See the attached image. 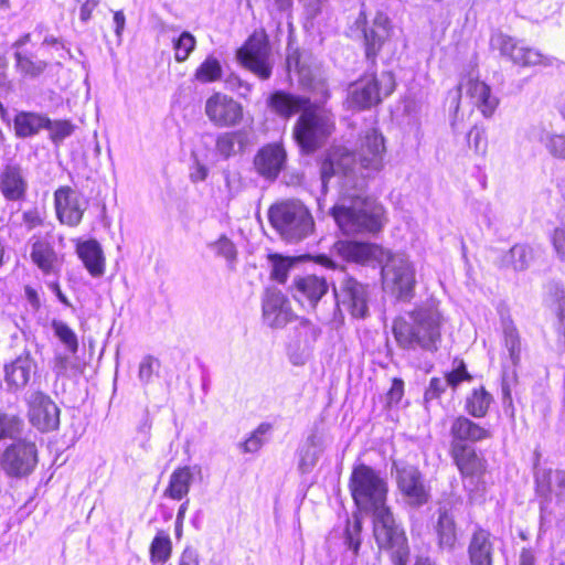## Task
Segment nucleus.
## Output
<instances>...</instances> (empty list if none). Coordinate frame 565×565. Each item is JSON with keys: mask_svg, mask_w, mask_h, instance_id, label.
I'll return each mask as SVG.
<instances>
[{"mask_svg": "<svg viewBox=\"0 0 565 565\" xmlns=\"http://www.w3.org/2000/svg\"><path fill=\"white\" fill-rule=\"evenodd\" d=\"M490 45L500 54L509 58L514 65L530 67L546 64L547 57L540 51L525 46L521 41L501 32L492 33Z\"/></svg>", "mask_w": 565, "mask_h": 565, "instance_id": "obj_14", "label": "nucleus"}, {"mask_svg": "<svg viewBox=\"0 0 565 565\" xmlns=\"http://www.w3.org/2000/svg\"><path fill=\"white\" fill-rule=\"evenodd\" d=\"M75 128V125L67 119L51 120L49 118V124L45 125V129L50 132V139L56 147L61 146L66 138L72 136Z\"/></svg>", "mask_w": 565, "mask_h": 565, "instance_id": "obj_42", "label": "nucleus"}, {"mask_svg": "<svg viewBox=\"0 0 565 565\" xmlns=\"http://www.w3.org/2000/svg\"><path fill=\"white\" fill-rule=\"evenodd\" d=\"M216 255L224 257L228 264H233L236 259V248L234 243L226 236H221L216 242L210 245Z\"/></svg>", "mask_w": 565, "mask_h": 565, "instance_id": "obj_52", "label": "nucleus"}, {"mask_svg": "<svg viewBox=\"0 0 565 565\" xmlns=\"http://www.w3.org/2000/svg\"><path fill=\"white\" fill-rule=\"evenodd\" d=\"M159 365L160 363L157 359L151 355H146L139 364L138 377L140 382L148 384L154 371L159 369Z\"/></svg>", "mask_w": 565, "mask_h": 565, "instance_id": "obj_54", "label": "nucleus"}, {"mask_svg": "<svg viewBox=\"0 0 565 565\" xmlns=\"http://www.w3.org/2000/svg\"><path fill=\"white\" fill-rule=\"evenodd\" d=\"M494 547L491 533L477 526L468 544L470 565H493Z\"/></svg>", "mask_w": 565, "mask_h": 565, "instance_id": "obj_27", "label": "nucleus"}, {"mask_svg": "<svg viewBox=\"0 0 565 565\" xmlns=\"http://www.w3.org/2000/svg\"><path fill=\"white\" fill-rule=\"evenodd\" d=\"M394 89L395 78L391 72H382L380 75H364L349 85L344 104L348 109H369L379 105Z\"/></svg>", "mask_w": 565, "mask_h": 565, "instance_id": "obj_7", "label": "nucleus"}, {"mask_svg": "<svg viewBox=\"0 0 565 565\" xmlns=\"http://www.w3.org/2000/svg\"><path fill=\"white\" fill-rule=\"evenodd\" d=\"M268 424H260L257 429L243 443L242 448L244 452H256L260 449L264 441L262 435L269 430Z\"/></svg>", "mask_w": 565, "mask_h": 565, "instance_id": "obj_53", "label": "nucleus"}, {"mask_svg": "<svg viewBox=\"0 0 565 565\" xmlns=\"http://www.w3.org/2000/svg\"><path fill=\"white\" fill-rule=\"evenodd\" d=\"M29 183L24 169L15 162H8L0 170V192L7 201L19 202L26 198Z\"/></svg>", "mask_w": 565, "mask_h": 565, "instance_id": "obj_21", "label": "nucleus"}, {"mask_svg": "<svg viewBox=\"0 0 565 565\" xmlns=\"http://www.w3.org/2000/svg\"><path fill=\"white\" fill-rule=\"evenodd\" d=\"M56 216L62 224L77 226L87 210L88 201L70 186H61L54 192Z\"/></svg>", "mask_w": 565, "mask_h": 565, "instance_id": "obj_17", "label": "nucleus"}, {"mask_svg": "<svg viewBox=\"0 0 565 565\" xmlns=\"http://www.w3.org/2000/svg\"><path fill=\"white\" fill-rule=\"evenodd\" d=\"M248 145V131L244 129L225 131L216 137L215 151L220 157L227 160L237 153L244 152Z\"/></svg>", "mask_w": 565, "mask_h": 565, "instance_id": "obj_33", "label": "nucleus"}, {"mask_svg": "<svg viewBox=\"0 0 565 565\" xmlns=\"http://www.w3.org/2000/svg\"><path fill=\"white\" fill-rule=\"evenodd\" d=\"M450 436V448L472 447L470 444L489 439L491 433L468 417L460 415L451 422Z\"/></svg>", "mask_w": 565, "mask_h": 565, "instance_id": "obj_23", "label": "nucleus"}, {"mask_svg": "<svg viewBox=\"0 0 565 565\" xmlns=\"http://www.w3.org/2000/svg\"><path fill=\"white\" fill-rule=\"evenodd\" d=\"M503 338L510 360L513 365H516L520 362L521 341L519 332L512 322L503 323Z\"/></svg>", "mask_w": 565, "mask_h": 565, "instance_id": "obj_43", "label": "nucleus"}, {"mask_svg": "<svg viewBox=\"0 0 565 565\" xmlns=\"http://www.w3.org/2000/svg\"><path fill=\"white\" fill-rule=\"evenodd\" d=\"M52 370L57 377H71L82 372L76 360L64 353L55 354Z\"/></svg>", "mask_w": 565, "mask_h": 565, "instance_id": "obj_44", "label": "nucleus"}, {"mask_svg": "<svg viewBox=\"0 0 565 565\" xmlns=\"http://www.w3.org/2000/svg\"><path fill=\"white\" fill-rule=\"evenodd\" d=\"M268 216L273 227L287 242H300L313 232V217L300 201L275 204L269 209Z\"/></svg>", "mask_w": 565, "mask_h": 565, "instance_id": "obj_6", "label": "nucleus"}, {"mask_svg": "<svg viewBox=\"0 0 565 565\" xmlns=\"http://www.w3.org/2000/svg\"><path fill=\"white\" fill-rule=\"evenodd\" d=\"M263 318L270 328H282L291 321L292 311L284 294L267 289L263 299Z\"/></svg>", "mask_w": 565, "mask_h": 565, "instance_id": "obj_25", "label": "nucleus"}, {"mask_svg": "<svg viewBox=\"0 0 565 565\" xmlns=\"http://www.w3.org/2000/svg\"><path fill=\"white\" fill-rule=\"evenodd\" d=\"M14 68L23 78L36 79L50 67V63L30 51H14Z\"/></svg>", "mask_w": 565, "mask_h": 565, "instance_id": "obj_34", "label": "nucleus"}, {"mask_svg": "<svg viewBox=\"0 0 565 565\" xmlns=\"http://www.w3.org/2000/svg\"><path fill=\"white\" fill-rule=\"evenodd\" d=\"M329 286L326 278L317 275L299 276L294 279V297L303 306L315 308L323 295L327 294Z\"/></svg>", "mask_w": 565, "mask_h": 565, "instance_id": "obj_26", "label": "nucleus"}, {"mask_svg": "<svg viewBox=\"0 0 565 565\" xmlns=\"http://www.w3.org/2000/svg\"><path fill=\"white\" fill-rule=\"evenodd\" d=\"M535 483L539 495L547 499L553 494L559 504H565V470H539Z\"/></svg>", "mask_w": 565, "mask_h": 565, "instance_id": "obj_28", "label": "nucleus"}, {"mask_svg": "<svg viewBox=\"0 0 565 565\" xmlns=\"http://www.w3.org/2000/svg\"><path fill=\"white\" fill-rule=\"evenodd\" d=\"M236 56L245 68L260 79L266 81L271 76V50L264 32L253 33L246 43L238 49Z\"/></svg>", "mask_w": 565, "mask_h": 565, "instance_id": "obj_12", "label": "nucleus"}, {"mask_svg": "<svg viewBox=\"0 0 565 565\" xmlns=\"http://www.w3.org/2000/svg\"><path fill=\"white\" fill-rule=\"evenodd\" d=\"M31 259L45 275L57 271V255L49 242L36 238L32 243Z\"/></svg>", "mask_w": 565, "mask_h": 565, "instance_id": "obj_35", "label": "nucleus"}, {"mask_svg": "<svg viewBox=\"0 0 565 565\" xmlns=\"http://www.w3.org/2000/svg\"><path fill=\"white\" fill-rule=\"evenodd\" d=\"M366 14L364 10H361L355 21V25L359 30H361L363 35L366 57L373 60L376 57L384 41L388 36L391 21L385 13L377 12L371 29L366 28Z\"/></svg>", "mask_w": 565, "mask_h": 565, "instance_id": "obj_18", "label": "nucleus"}, {"mask_svg": "<svg viewBox=\"0 0 565 565\" xmlns=\"http://www.w3.org/2000/svg\"><path fill=\"white\" fill-rule=\"evenodd\" d=\"M508 258L514 270H524L533 258L532 249L527 245L515 244L509 250Z\"/></svg>", "mask_w": 565, "mask_h": 565, "instance_id": "obj_47", "label": "nucleus"}, {"mask_svg": "<svg viewBox=\"0 0 565 565\" xmlns=\"http://www.w3.org/2000/svg\"><path fill=\"white\" fill-rule=\"evenodd\" d=\"M386 151L383 135L375 128L367 129L360 138L356 153L342 152L333 153L321 164V191L327 192L329 180L342 173L345 178H350L359 167L360 170L366 171L363 177H370L383 169V159Z\"/></svg>", "mask_w": 565, "mask_h": 565, "instance_id": "obj_4", "label": "nucleus"}, {"mask_svg": "<svg viewBox=\"0 0 565 565\" xmlns=\"http://www.w3.org/2000/svg\"><path fill=\"white\" fill-rule=\"evenodd\" d=\"M362 522L358 516L345 521L342 533L343 544L345 546L343 561L349 565H372L371 553L372 547L362 550Z\"/></svg>", "mask_w": 565, "mask_h": 565, "instance_id": "obj_19", "label": "nucleus"}, {"mask_svg": "<svg viewBox=\"0 0 565 565\" xmlns=\"http://www.w3.org/2000/svg\"><path fill=\"white\" fill-rule=\"evenodd\" d=\"M404 394V383L399 379H394L390 391L387 392V404L390 406L397 404Z\"/></svg>", "mask_w": 565, "mask_h": 565, "instance_id": "obj_60", "label": "nucleus"}, {"mask_svg": "<svg viewBox=\"0 0 565 565\" xmlns=\"http://www.w3.org/2000/svg\"><path fill=\"white\" fill-rule=\"evenodd\" d=\"M287 68L289 72H296L300 75L306 76V64L302 62V54L295 50L287 56Z\"/></svg>", "mask_w": 565, "mask_h": 565, "instance_id": "obj_58", "label": "nucleus"}, {"mask_svg": "<svg viewBox=\"0 0 565 565\" xmlns=\"http://www.w3.org/2000/svg\"><path fill=\"white\" fill-rule=\"evenodd\" d=\"M150 561L153 564H164L171 556L172 541L166 531H158L150 544Z\"/></svg>", "mask_w": 565, "mask_h": 565, "instance_id": "obj_40", "label": "nucleus"}, {"mask_svg": "<svg viewBox=\"0 0 565 565\" xmlns=\"http://www.w3.org/2000/svg\"><path fill=\"white\" fill-rule=\"evenodd\" d=\"M333 250L343 259L359 264H372L382 262V277L386 286H391L398 292V297L411 296L416 284L415 269L408 257L404 254L385 253L382 247L360 242L339 241Z\"/></svg>", "mask_w": 565, "mask_h": 565, "instance_id": "obj_2", "label": "nucleus"}, {"mask_svg": "<svg viewBox=\"0 0 565 565\" xmlns=\"http://www.w3.org/2000/svg\"><path fill=\"white\" fill-rule=\"evenodd\" d=\"M23 428L24 422L19 415L0 411V440L22 439Z\"/></svg>", "mask_w": 565, "mask_h": 565, "instance_id": "obj_39", "label": "nucleus"}, {"mask_svg": "<svg viewBox=\"0 0 565 565\" xmlns=\"http://www.w3.org/2000/svg\"><path fill=\"white\" fill-rule=\"evenodd\" d=\"M447 386L448 384L445 379L433 377L429 382V386L425 392V399L431 401L438 398L441 393L445 392Z\"/></svg>", "mask_w": 565, "mask_h": 565, "instance_id": "obj_57", "label": "nucleus"}, {"mask_svg": "<svg viewBox=\"0 0 565 565\" xmlns=\"http://www.w3.org/2000/svg\"><path fill=\"white\" fill-rule=\"evenodd\" d=\"M321 452L322 447L319 437L316 435L309 436L300 454L299 469L302 473L311 471L318 462Z\"/></svg>", "mask_w": 565, "mask_h": 565, "instance_id": "obj_41", "label": "nucleus"}, {"mask_svg": "<svg viewBox=\"0 0 565 565\" xmlns=\"http://www.w3.org/2000/svg\"><path fill=\"white\" fill-rule=\"evenodd\" d=\"M36 362L29 352L19 355L4 365V382L9 392L15 393L24 388L36 373Z\"/></svg>", "mask_w": 565, "mask_h": 565, "instance_id": "obj_24", "label": "nucleus"}, {"mask_svg": "<svg viewBox=\"0 0 565 565\" xmlns=\"http://www.w3.org/2000/svg\"><path fill=\"white\" fill-rule=\"evenodd\" d=\"M45 218V213L38 206H33L28 209L21 213V225L26 228V231H32L36 227L43 225Z\"/></svg>", "mask_w": 565, "mask_h": 565, "instance_id": "obj_51", "label": "nucleus"}, {"mask_svg": "<svg viewBox=\"0 0 565 565\" xmlns=\"http://www.w3.org/2000/svg\"><path fill=\"white\" fill-rule=\"evenodd\" d=\"M536 558L531 548H523L520 554V565H535Z\"/></svg>", "mask_w": 565, "mask_h": 565, "instance_id": "obj_64", "label": "nucleus"}, {"mask_svg": "<svg viewBox=\"0 0 565 565\" xmlns=\"http://www.w3.org/2000/svg\"><path fill=\"white\" fill-rule=\"evenodd\" d=\"M49 117L36 113H19L14 118L15 135L20 138H29L45 129Z\"/></svg>", "mask_w": 565, "mask_h": 565, "instance_id": "obj_36", "label": "nucleus"}, {"mask_svg": "<svg viewBox=\"0 0 565 565\" xmlns=\"http://www.w3.org/2000/svg\"><path fill=\"white\" fill-rule=\"evenodd\" d=\"M468 142L477 154L484 156L488 150V139L484 128L472 127L468 132Z\"/></svg>", "mask_w": 565, "mask_h": 565, "instance_id": "obj_50", "label": "nucleus"}, {"mask_svg": "<svg viewBox=\"0 0 565 565\" xmlns=\"http://www.w3.org/2000/svg\"><path fill=\"white\" fill-rule=\"evenodd\" d=\"M195 46V36L188 31H183L179 35V38L173 40L175 61L179 63L185 62L189 58L190 54L194 51Z\"/></svg>", "mask_w": 565, "mask_h": 565, "instance_id": "obj_45", "label": "nucleus"}, {"mask_svg": "<svg viewBox=\"0 0 565 565\" xmlns=\"http://www.w3.org/2000/svg\"><path fill=\"white\" fill-rule=\"evenodd\" d=\"M41 46H51L55 50H65V45L61 38L54 36L53 34H45L42 39Z\"/></svg>", "mask_w": 565, "mask_h": 565, "instance_id": "obj_63", "label": "nucleus"}, {"mask_svg": "<svg viewBox=\"0 0 565 565\" xmlns=\"http://www.w3.org/2000/svg\"><path fill=\"white\" fill-rule=\"evenodd\" d=\"M198 466H184L177 468L170 476L169 484L164 490V495L172 500H182L190 491L194 481L195 473H200Z\"/></svg>", "mask_w": 565, "mask_h": 565, "instance_id": "obj_31", "label": "nucleus"}, {"mask_svg": "<svg viewBox=\"0 0 565 565\" xmlns=\"http://www.w3.org/2000/svg\"><path fill=\"white\" fill-rule=\"evenodd\" d=\"M76 253L92 276L100 277L104 275L105 257L102 246L96 239L78 242Z\"/></svg>", "mask_w": 565, "mask_h": 565, "instance_id": "obj_32", "label": "nucleus"}, {"mask_svg": "<svg viewBox=\"0 0 565 565\" xmlns=\"http://www.w3.org/2000/svg\"><path fill=\"white\" fill-rule=\"evenodd\" d=\"M204 114L214 126L232 128L242 122L244 108L232 96L215 92L205 100Z\"/></svg>", "mask_w": 565, "mask_h": 565, "instance_id": "obj_15", "label": "nucleus"}, {"mask_svg": "<svg viewBox=\"0 0 565 565\" xmlns=\"http://www.w3.org/2000/svg\"><path fill=\"white\" fill-rule=\"evenodd\" d=\"M437 514L434 524L437 547L441 552L454 553L459 546V534L452 508L447 504L440 505Z\"/></svg>", "mask_w": 565, "mask_h": 565, "instance_id": "obj_20", "label": "nucleus"}, {"mask_svg": "<svg viewBox=\"0 0 565 565\" xmlns=\"http://www.w3.org/2000/svg\"><path fill=\"white\" fill-rule=\"evenodd\" d=\"M178 565H199V556L194 548L186 547L178 559Z\"/></svg>", "mask_w": 565, "mask_h": 565, "instance_id": "obj_61", "label": "nucleus"}, {"mask_svg": "<svg viewBox=\"0 0 565 565\" xmlns=\"http://www.w3.org/2000/svg\"><path fill=\"white\" fill-rule=\"evenodd\" d=\"M29 418L31 424L41 431H52L60 426V408L43 392L34 391L29 394Z\"/></svg>", "mask_w": 565, "mask_h": 565, "instance_id": "obj_16", "label": "nucleus"}, {"mask_svg": "<svg viewBox=\"0 0 565 565\" xmlns=\"http://www.w3.org/2000/svg\"><path fill=\"white\" fill-rule=\"evenodd\" d=\"M225 85L230 90L236 92L239 96H243V97H246L252 90V85L249 83L243 81L236 74H230L225 78Z\"/></svg>", "mask_w": 565, "mask_h": 565, "instance_id": "obj_56", "label": "nucleus"}, {"mask_svg": "<svg viewBox=\"0 0 565 565\" xmlns=\"http://www.w3.org/2000/svg\"><path fill=\"white\" fill-rule=\"evenodd\" d=\"M552 243L557 256L565 260V228L557 227L554 230Z\"/></svg>", "mask_w": 565, "mask_h": 565, "instance_id": "obj_59", "label": "nucleus"}, {"mask_svg": "<svg viewBox=\"0 0 565 565\" xmlns=\"http://www.w3.org/2000/svg\"><path fill=\"white\" fill-rule=\"evenodd\" d=\"M268 107L280 117L289 118L311 107L310 99L284 90L274 92L267 99Z\"/></svg>", "mask_w": 565, "mask_h": 565, "instance_id": "obj_29", "label": "nucleus"}, {"mask_svg": "<svg viewBox=\"0 0 565 565\" xmlns=\"http://www.w3.org/2000/svg\"><path fill=\"white\" fill-rule=\"evenodd\" d=\"M392 475L407 503L412 507H422L429 500V490L424 482L419 469L404 461L393 460Z\"/></svg>", "mask_w": 565, "mask_h": 565, "instance_id": "obj_13", "label": "nucleus"}, {"mask_svg": "<svg viewBox=\"0 0 565 565\" xmlns=\"http://www.w3.org/2000/svg\"><path fill=\"white\" fill-rule=\"evenodd\" d=\"M445 323L446 318L435 302L424 303L394 320V339L403 350L435 353L441 344Z\"/></svg>", "mask_w": 565, "mask_h": 565, "instance_id": "obj_3", "label": "nucleus"}, {"mask_svg": "<svg viewBox=\"0 0 565 565\" xmlns=\"http://www.w3.org/2000/svg\"><path fill=\"white\" fill-rule=\"evenodd\" d=\"M540 142L554 158L565 160V135L543 131L540 136Z\"/></svg>", "mask_w": 565, "mask_h": 565, "instance_id": "obj_46", "label": "nucleus"}, {"mask_svg": "<svg viewBox=\"0 0 565 565\" xmlns=\"http://www.w3.org/2000/svg\"><path fill=\"white\" fill-rule=\"evenodd\" d=\"M339 227L347 234L377 233L384 225V209L374 199L361 194L349 196V204L331 209Z\"/></svg>", "mask_w": 565, "mask_h": 565, "instance_id": "obj_5", "label": "nucleus"}, {"mask_svg": "<svg viewBox=\"0 0 565 565\" xmlns=\"http://www.w3.org/2000/svg\"><path fill=\"white\" fill-rule=\"evenodd\" d=\"M334 130L333 117L324 110L310 107L301 113L295 124L294 136L306 152H313Z\"/></svg>", "mask_w": 565, "mask_h": 565, "instance_id": "obj_8", "label": "nucleus"}, {"mask_svg": "<svg viewBox=\"0 0 565 565\" xmlns=\"http://www.w3.org/2000/svg\"><path fill=\"white\" fill-rule=\"evenodd\" d=\"M99 0H85V2L81 7L79 11V19L83 22H87L90 17L92 12L95 10V8L98 6Z\"/></svg>", "mask_w": 565, "mask_h": 565, "instance_id": "obj_62", "label": "nucleus"}, {"mask_svg": "<svg viewBox=\"0 0 565 565\" xmlns=\"http://www.w3.org/2000/svg\"><path fill=\"white\" fill-rule=\"evenodd\" d=\"M333 294L339 309L343 308L354 318L369 315V286L358 281L342 268L332 278Z\"/></svg>", "mask_w": 565, "mask_h": 565, "instance_id": "obj_9", "label": "nucleus"}, {"mask_svg": "<svg viewBox=\"0 0 565 565\" xmlns=\"http://www.w3.org/2000/svg\"><path fill=\"white\" fill-rule=\"evenodd\" d=\"M52 328L54 334L60 339V341L72 354H75L78 350V340L75 332L61 320H53Z\"/></svg>", "mask_w": 565, "mask_h": 565, "instance_id": "obj_48", "label": "nucleus"}, {"mask_svg": "<svg viewBox=\"0 0 565 565\" xmlns=\"http://www.w3.org/2000/svg\"><path fill=\"white\" fill-rule=\"evenodd\" d=\"M287 153L282 145L268 143L263 146L254 158L256 171L268 180H275L285 168Z\"/></svg>", "mask_w": 565, "mask_h": 565, "instance_id": "obj_22", "label": "nucleus"}, {"mask_svg": "<svg viewBox=\"0 0 565 565\" xmlns=\"http://www.w3.org/2000/svg\"><path fill=\"white\" fill-rule=\"evenodd\" d=\"M223 68L221 62L214 55H209L196 67L193 77L201 84L215 83L222 79Z\"/></svg>", "mask_w": 565, "mask_h": 565, "instance_id": "obj_38", "label": "nucleus"}, {"mask_svg": "<svg viewBox=\"0 0 565 565\" xmlns=\"http://www.w3.org/2000/svg\"><path fill=\"white\" fill-rule=\"evenodd\" d=\"M450 456L457 466L462 479L463 488L472 502L481 497L486 490L483 480L487 471V460L477 452L475 447L450 448Z\"/></svg>", "mask_w": 565, "mask_h": 565, "instance_id": "obj_10", "label": "nucleus"}, {"mask_svg": "<svg viewBox=\"0 0 565 565\" xmlns=\"http://www.w3.org/2000/svg\"><path fill=\"white\" fill-rule=\"evenodd\" d=\"M467 95L484 118H491L498 108L499 99L492 94L491 87L479 79H469L466 85Z\"/></svg>", "mask_w": 565, "mask_h": 565, "instance_id": "obj_30", "label": "nucleus"}, {"mask_svg": "<svg viewBox=\"0 0 565 565\" xmlns=\"http://www.w3.org/2000/svg\"><path fill=\"white\" fill-rule=\"evenodd\" d=\"M470 379L471 376L467 372L463 361H459L457 366L445 376L448 386L452 388H456L462 381Z\"/></svg>", "mask_w": 565, "mask_h": 565, "instance_id": "obj_55", "label": "nucleus"}, {"mask_svg": "<svg viewBox=\"0 0 565 565\" xmlns=\"http://www.w3.org/2000/svg\"><path fill=\"white\" fill-rule=\"evenodd\" d=\"M269 259L271 263V278L284 284L287 279L288 273L294 267V260L279 255H271Z\"/></svg>", "mask_w": 565, "mask_h": 565, "instance_id": "obj_49", "label": "nucleus"}, {"mask_svg": "<svg viewBox=\"0 0 565 565\" xmlns=\"http://www.w3.org/2000/svg\"><path fill=\"white\" fill-rule=\"evenodd\" d=\"M38 465V448L34 441L18 439L0 455V468L10 478H25Z\"/></svg>", "mask_w": 565, "mask_h": 565, "instance_id": "obj_11", "label": "nucleus"}, {"mask_svg": "<svg viewBox=\"0 0 565 565\" xmlns=\"http://www.w3.org/2000/svg\"><path fill=\"white\" fill-rule=\"evenodd\" d=\"M349 488L356 507L373 516V533L380 548L390 550L394 565H406L409 547L403 527L386 504V480L373 468L360 463L352 470Z\"/></svg>", "mask_w": 565, "mask_h": 565, "instance_id": "obj_1", "label": "nucleus"}, {"mask_svg": "<svg viewBox=\"0 0 565 565\" xmlns=\"http://www.w3.org/2000/svg\"><path fill=\"white\" fill-rule=\"evenodd\" d=\"M493 402L492 395L480 386L473 388L466 397L465 409L469 415L476 418H482L487 415L491 403Z\"/></svg>", "mask_w": 565, "mask_h": 565, "instance_id": "obj_37", "label": "nucleus"}]
</instances>
